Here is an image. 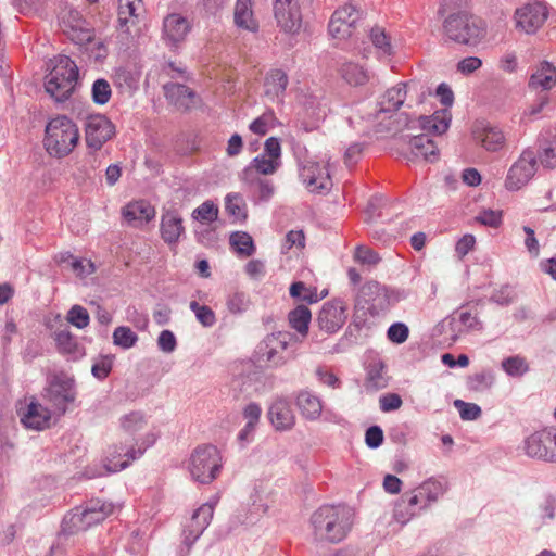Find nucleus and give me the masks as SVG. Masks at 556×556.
Returning a JSON list of instances; mask_svg holds the SVG:
<instances>
[{
    "label": "nucleus",
    "instance_id": "5fc2aeb1",
    "mask_svg": "<svg viewBox=\"0 0 556 556\" xmlns=\"http://www.w3.org/2000/svg\"><path fill=\"white\" fill-rule=\"evenodd\" d=\"M141 5V0H118V22L125 26L130 17H136V11Z\"/></svg>",
    "mask_w": 556,
    "mask_h": 556
},
{
    "label": "nucleus",
    "instance_id": "13d9d810",
    "mask_svg": "<svg viewBox=\"0 0 556 556\" xmlns=\"http://www.w3.org/2000/svg\"><path fill=\"white\" fill-rule=\"evenodd\" d=\"M226 211L236 218L245 217V207L243 198L239 193H231L225 200Z\"/></svg>",
    "mask_w": 556,
    "mask_h": 556
},
{
    "label": "nucleus",
    "instance_id": "f3484780",
    "mask_svg": "<svg viewBox=\"0 0 556 556\" xmlns=\"http://www.w3.org/2000/svg\"><path fill=\"white\" fill-rule=\"evenodd\" d=\"M274 16L277 25L288 34H296L302 27V12L299 0H275Z\"/></svg>",
    "mask_w": 556,
    "mask_h": 556
},
{
    "label": "nucleus",
    "instance_id": "5701e85b",
    "mask_svg": "<svg viewBox=\"0 0 556 556\" xmlns=\"http://www.w3.org/2000/svg\"><path fill=\"white\" fill-rule=\"evenodd\" d=\"M300 177L311 192L329 190L332 186L327 167L313 160L302 164Z\"/></svg>",
    "mask_w": 556,
    "mask_h": 556
},
{
    "label": "nucleus",
    "instance_id": "4468645a",
    "mask_svg": "<svg viewBox=\"0 0 556 556\" xmlns=\"http://www.w3.org/2000/svg\"><path fill=\"white\" fill-rule=\"evenodd\" d=\"M59 25L62 31L74 42L84 43L91 40V31L87 28L86 21L74 8L65 5L59 13Z\"/></svg>",
    "mask_w": 556,
    "mask_h": 556
},
{
    "label": "nucleus",
    "instance_id": "cd10ccee",
    "mask_svg": "<svg viewBox=\"0 0 556 556\" xmlns=\"http://www.w3.org/2000/svg\"><path fill=\"white\" fill-rule=\"evenodd\" d=\"M122 215L129 226L141 227L154 218L155 210L147 201L140 200L124 206Z\"/></svg>",
    "mask_w": 556,
    "mask_h": 556
},
{
    "label": "nucleus",
    "instance_id": "9d476101",
    "mask_svg": "<svg viewBox=\"0 0 556 556\" xmlns=\"http://www.w3.org/2000/svg\"><path fill=\"white\" fill-rule=\"evenodd\" d=\"M525 453L532 458L556 463V430L543 429L525 439Z\"/></svg>",
    "mask_w": 556,
    "mask_h": 556
},
{
    "label": "nucleus",
    "instance_id": "a211bd4d",
    "mask_svg": "<svg viewBox=\"0 0 556 556\" xmlns=\"http://www.w3.org/2000/svg\"><path fill=\"white\" fill-rule=\"evenodd\" d=\"M473 142L488 152H498L506 143L503 130L485 121H478L471 129Z\"/></svg>",
    "mask_w": 556,
    "mask_h": 556
},
{
    "label": "nucleus",
    "instance_id": "f8f14e48",
    "mask_svg": "<svg viewBox=\"0 0 556 556\" xmlns=\"http://www.w3.org/2000/svg\"><path fill=\"white\" fill-rule=\"evenodd\" d=\"M144 448H135L126 444L113 445L109 448L106 463L97 472L86 471L89 479L103 476L108 472H117L127 468L134 460L142 456Z\"/></svg>",
    "mask_w": 556,
    "mask_h": 556
},
{
    "label": "nucleus",
    "instance_id": "09e8293b",
    "mask_svg": "<svg viewBox=\"0 0 556 556\" xmlns=\"http://www.w3.org/2000/svg\"><path fill=\"white\" fill-rule=\"evenodd\" d=\"M189 307L203 327H212L216 323L215 313L210 306L201 305L197 301H191Z\"/></svg>",
    "mask_w": 556,
    "mask_h": 556
},
{
    "label": "nucleus",
    "instance_id": "6ab92c4d",
    "mask_svg": "<svg viewBox=\"0 0 556 556\" xmlns=\"http://www.w3.org/2000/svg\"><path fill=\"white\" fill-rule=\"evenodd\" d=\"M214 516V504L204 503L197 508L184 530V544L189 552L192 545L210 526Z\"/></svg>",
    "mask_w": 556,
    "mask_h": 556
},
{
    "label": "nucleus",
    "instance_id": "774afa93",
    "mask_svg": "<svg viewBox=\"0 0 556 556\" xmlns=\"http://www.w3.org/2000/svg\"><path fill=\"white\" fill-rule=\"evenodd\" d=\"M539 160L545 168H556V142H552L543 148L539 153Z\"/></svg>",
    "mask_w": 556,
    "mask_h": 556
},
{
    "label": "nucleus",
    "instance_id": "1a4fd4ad",
    "mask_svg": "<svg viewBox=\"0 0 556 556\" xmlns=\"http://www.w3.org/2000/svg\"><path fill=\"white\" fill-rule=\"evenodd\" d=\"M388 289L377 281H368L362 286L356 299V313L367 311L370 316H378L390 307Z\"/></svg>",
    "mask_w": 556,
    "mask_h": 556
},
{
    "label": "nucleus",
    "instance_id": "39448f33",
    "mask_svg": "<svg viewBox=\"0 0 556 556\" xmlns=\"http://www.w3.org/2000/svg\"><path fill=\"white\" fill-rule=\"evenodd\" d=\"M294 337L290 332L278 331L267 334L256 346L254 356L269 368H279L296 357L291 348Z\"/></svg>",
    "mask_w": 556,
    "mask_h": 556
},
{
    "label": "nucleus",
    "instance_id": "20e7f679",
    "mask_svg": "<svg viewBox=\"0 0 556 556\" xmlns=\"http://www.w3.org/2000/svg\"><path fill=\"white\" fill-rule=\"evenodd\" d=\"M78 81V67L70 56L59 55L53 67L46 76V91L56 101H66L75 90Z\"/></svg>",
    "mask_w": 556,
    "mask_h": 556
},
{
    "label": "nucleus",
    "instance_id": "4be33fe9",
    "mask_svg": "<svg viewBox=\"0 0 556 556\" xmlns=\"http://www.w3.org/2000/svg\"><path fill=\"white\" fill-rule=\"evenodd\" d=\"M346 304L341 299H334L324 303L318 317V326L327 333L337 332L345 323Z\"/></svg>",
    "mask_w": 556,
    "mask_h": 556
},
{
    "label": "nucleus",
    "instance_id": "6e6d98bb",
    "mask_svg": "<svg viewBox=\"0 0 556 556\" xmlns=\"http://www.w3.org/2000/svg\"><path fill=\"white\" fill-rule=\"evenodd\" d=\"M92 100L97 104H105L109 102L112 89L110 84L105 79H97L91 89Z\"/></svg>",
    "mask_w": 556,
    "mask_h": 556
},
{
    "label": "nucleus",
    "instance_id": "c756f323",
    "mask_svg": "<svg viewBox=\"0 0 556 556\" xmlns=\"http://www.w3.org/2000/svg\"><path fill=\"white\" fill-rule=\"evenodd\" d=\"M268 417L276 430L285 431L294 426L295 417L288 401L278 399L269 407Z\"/></svg>",
    "mask_w": 556,
    "mask_h": 556
},
{
    "label": "nucleus",
    "instance_id": "680f3d73",
    "mask_svg": "<svg viewBox=\"0 0 556 556\" xmlns=\"http://www.w3.org/2000/svg\"><path fill=\"white\" fill-rule=\"evenodd\" d=\"M408 336L409 329L403 323L392 324L387 331L388 339L396 344L404 343L407 340Z\"/></svg>",
    "mask_w": 556,
    "mask_h": 556
},
{
    "label": "nucleus",
    "instance_id": "a878e982",
    "mask_svg": "<svg viewBox=\"0 0 556 556\" xmlns=\"http://www.w3.org/2000/svg\"><path fill=\"white\" fill-rule=\"evenodd\" d=\"M191 29L189 21L178 14H168L163 21L164 39L172 46L184 41Z\"/></svg>",
    "mask_w": 556,
    "mask_h": 556
},
{
    "label": "nucleus",
    "instance_id": "052dcab7",
    "mask_svg": "<svg viewBox=\"0 0 556 556\" xmlns=\"http://www.w3.org/2000/svg\"><path fill=\"white\" fill-rule=\"evenodd\" d=\"M454 406L458 409L459 416L463 420H476L482 414L479 405L475 403H467L463 400H455Z\"/></svg>",
    "mask_w": 556,
    "mask_h": 556
},
{
    "label": "nucleus",
    "instance_id": "8fccbe9b",
    "mask_svg": "<svg viewBox=\"0 0 556 556\" xmlns=\"http://www.w3.org/2000/svg\"><path fill=\"white\" fill-rule=\"evenodd\" d=\"M493 383L494 377L490 372L475 374L467 379V388L475 392H483L489 390Z\"/></svg>",
    "mask_w": 556,
    "mask_h": 556
},
{
    "label": "nucleus",
    "instance_id": "c03bdc74",
    "mask_svg": "<svg viewBox=\"0 0 556 556\" xmlns=\"http://www.w3.org/2000/svg\"><path fill=\"white\" fill-rule=\"evenodd\" d=\"M277 118L273 111H266L255 118L249 126L250 130L256 135H266L276 125Z\"/></svg>",
    "mask_w": 556,
    "mask_h": 556
},
{
    "label": "nucleus",
    "instance_id": "a18cd8bd",
    "mask_svg": "<svg viewBox=\"0 0 556 556\" xmlns=\"http://www.w3.org/2000/svg\"><path fill=\"white\" fill-rule=\"evenodd\" d=\"M138 341V336L129 327L119 326L113 331V343L122 349H130Z\"/></svg>",
    "mask_w": 556,
    "mask_h": 556
},
{
    "label": "nucleus",
    "instance_id": "473e14b6",
    "mask_svg": "<svg viewBox=\"0 0 556 556\" xmlns=\"http://www.w3.org/2000/svg\"><path fill=\"white\" fill-rule=\"evenodd\" d=\"M295 403L301 415L308 420H317L323 412V403L319 396L308 390L299 392Z\"/></svg>",
    "mask_w": 556,
    "mask_h": 556
},
{
    "label": "nucleus",
    "instance_id": "338daca9",
    "mask_svg": "<svg viewBox=\"0 0 556 556\" xmlns=\"http://www.w3.org/2000/svg\"><path fill=\"white\" fill-rule=\"evenodd\" d=\"M112 366H113L112 357L103 356L100 359H98L97 362H94V364L91 367V372L97 379L103 380L111 372Z\"/></svg>",
    "mask_w": 556,
    "mask_h": 556
},
{
    "label": "nucleus",
    "instance_id": "f704fd0d",
    "mask_svg": "<svg viewBox=\"0 0 556 556\" xmlns=\"http://www.w3.org/2000/svg\"><path fill=\"white\" fill-rule=\"evenodd\" d=\"M235 24L249 31H256L258 23L254 18L252 10V0H237L235 5Z\"/></svg>",
    "mask_w": 556,
    "mask_h": 556
},
{
    "label": "nucleus",
    "instance_id": "4c0bfd02",
    "mask_svg": "<svg viewBox=\"0 0 556 556\" xmlns=\"http://www.w3.org/2000/svg\"><path fill=\"white\" fill-rule=\"evenodd\" d=\"M288 86V76L281 70L270 71L265 78V93L270 98H279Z\"/></svg>",
    "mask_w": 556,
    "mask_h": 556
},
{
    "label": "nucleus",
    "instance_id": "e433bc0d",
    "mask_svg": "<svg viewBox=\"0 0 556 556\" xmlns=\"http://www.w3.org/2000/svg\"><path fill=\"white\" fill-rule=\"evenodd\" d=\"M388 377L384 371V365L381 362H374L367 368V375L364 382L366 392L374 393L387 388Z\"/></svg>",
    "mask_w": 556,
    "mask_h": 556
},
{
    "label": "nucleus",
    "instance_id": "2eb2a0df",
    "mask_svg": "<svg viewBox=\"0 0 556 556\" xmlns=\"http://www.w3.org/2000/svg\"><path fill=\"white\" fill-rule=\"evenodd\" d=\"M548 14L546 4L527 3L515 12L516 28L528 35L535 34L546 22Z\"/></svg>",
    "mask_w": 556,
    "mask_h": 556
},
{
    "label": "nucleus",
    "instance_id": "de8ad7c7",
    "mask_svg": "<svg viewBox=\"0 0 556 556\" xmlns=\"http://www.w3.org/2000/svg\"><path fill=\"white\" fill-rule=\"evenodd\" d=\"M192 217L200 223H212L218 217V206L207 200L192 212Z\"/></svg>",
    "mask_w": 556,
    "mask_h": 556
},
{
    "label": "nucleus",
    "instance_id": "6e6552de",
    "mask_svg": "<svg viewBox=\"0 0 556 556\" xmlns=\"http://www.w3.org/2000/svg\"><path fill=\"white\" fill-rule=\"evenodd\" d=\"M443 28L451 40L460 45L476 46L485 35L483 21L467 13L451 14Z\"/></svg>",
    "mask_w": 556,
    "mask_h": 556
},
{
    "label": "nucleus",
    "instance_id": "f03ea898",
    "mask_svg": "<svg viewBox=\"0 0 556 556\" xmlns=\"http://www.w3.org/2000/svg\"><path fill=\"white\" fill-rule=\"evenodd\" d=\"M313 539L317 543L337 544L352 528V514L345 506L325 505L311 517Z\"/></svg>",
    "mask_w": 556,
    "mask_h": 556
},
{
    "label": "nucleus",
    "instance_id": "bf43d9fd",
    "mask_svg": "<svg viewBox=\"0 0 556 556\" xmlns=\"http://www.w3.org/2000/svg\"><path fill=\"white\" fill-rule=\"evenodd\" d=\"M370 39L372 45L380 51L381 54L390 55L392 53L391 42L382 28H372L370 31Z\"/></svg>",
    "mask_w": 556,
    "mask_h": 556
},
{
    "label": "nucleus",
    "instance_id": "0eeeda50",
    "mask_svg": "<svg viewBox=\"0 0 556 556\" xmlns=\"http://www.w3.org/2000/svg\"><path fill=\"white\" fill-rule=\"evenodd\" d=\"M222 467L220 452L212 444H204L194 448L188 462V469L192 479L203 484L214 481L218 477Z\"/></svg>",
    "mask_w": 556,
    "mask_h": 556
},
{
    "label": "nucleus",
    "instance_id": "58836bf2",
    "mask_svg": "<svg viewBox=\"0 0 556 556\" xmlns=\"http://www.w3.org/2000/svg\"><path fill=\"white\" fill-rule=\"evenodd\" d=\"M340 72L342 78L352 86H362L369 80L368 72L353 62L344 63Z\"/></svg>",
    "mask_w": 556,
    "mask_h": 556
},
{
    "label": "nucleus",
    "instance_id": "ddd939ff",
    "mask_svg": "<svg viewBox=\"0 0 556 556\" xmlns=\"http://www.w3.org/2000/svg\"><path fill=\"white\" fill-rule=\"evenodd\" d=\"M536 172V155L531 150H525L519 159L510 166L505 187L508 190H519L526 186Z\"/></svg>",
    "mask_w": 556,
    "mask_h": 556
},
{
    "label": "nucleus",
    "instance_id": "b1692460",
    "mask_svg": "<svg viewBox=\"0 0 556 556\" xmlns=\"http://www.w3.org/2000/svg\"><path fill=\"white\" fill-rule=\"evenodd\" d=\"M452 115L450 111L442 110L437 111L430 116H419L418 118H412L408 115L404 116V129L405 128H415V124H418L419 127L425 131L424 135H441L444 134L451 124Z\"/></svg>",
    "mask_w": 556,
    "mask_h": 556
},
{
    "label": "nucleus",
    "instance_id": "e2e57ef3",
    "mask_svg": "<svg viewBox=\"0 0 556 556\" xmlns=\"http://www.w3.org/2000/svg\"><path fill=\"white\" fill-rule=\"evenodd\" d=\"M417 515L416 509H412L405 502V497H400L395 504L394 518L397 522L405 525Z\"/></svg>",
    "mask_w": 556,
    "mask_h": 556
},
{
    "label": "nucleus",
    "instance_id": "423d86ee",
    "mask_svg": "<svg viewBox=\"0 0 556 556\" xmlns=\"http://www.w3.org/2000/svg\"><path fill=\"white\" fill-rule=\"evenodd\" d=\"M114 511V505L91 500L84 507H76L62 521V531L73 534L100 523Z\"/></svg>",
    "mask_w": 556,
    "mask_h": 556
},
{
    "label": "nucleus",
    "instance_id": "49530a36",
    "mask_svg": "<svg viewBox=\"0 0 556 556\" xmlns=\"http://www.w3.org/2000/svg\"><path fill=\"white\" fill-rule=\"evenodd\" d=\"M147 419L141 412H131L121 418V427L128 433H135L143 429Z\"/></svg>",
    "mask_w": 556,
    "mask_h": 556
},
{
    "label": "nucleus",
    "instance_id": "393cba45",
    "mask_svg": "<svg viewBox=\"0 0 556 556\" xmlns=\"http://www.w3.org/2000/svg\"><path fill=\"white\" fill-rule=\"evenodd\" d=\"M280 166L281 160H275L266 156V154H260L241 172L240 177L242 182L252 186L256 177H260L258 175H273Z\"/></svg>",
    "mask_w": 556,
    "mask_h": 556
},
{
    "label": "nucleus",
    "instance_id": "7ed1b4c3",
    "mask_svg": "<svg viewBox=\"0 0 556 556\" xmlns=\"http://www.w3.org/2000/svg\"><path fill=\"white\" fill-rule=\"evenodd\" d=\"M79 138V129L73 119L58 115L46 125L43 147L50 156L63 159L73 152Z\"/></svg>",
    "mask_w": 556,
    "mask_h": 556
},
{
    "label": "nucleus",
    "instance_id": "dca6fc26",
    "mask_svg": "<svg viewBox=\"0 0 556 556\" xmlns=\"http://www.w3.org/2000/svg\"><path fill=\"white\" fill-rule=\"evenodd\" d=\"M114 130V125L104 115L88 116L85 123L87 147L93 151L100 150L113 137Z\"/></svg>",
    "mask_w": 556,
    "mask_h": 556
},
{
    "label": "nucleus",
    "instance_id": "f257e3e1",
    "mask_svg": "<svg viewBox=\"0 0 556 556\" xmlns=\"http://www.w3.org/2000/svg\"><path fill=\"white\" fill-rule=\"evenodd\" d=\"M417 87L416 80H409L401 81L386 90L377 103L378 109L368 116L376 132H397L404 129L406 114H399L394 118V113L400 110L412 92L417 91Z\"/></svg>",
    "mask_w": 556,
    "mask_h": 556
},
{
    "label": "nucleus",
    "instance_id": "ea45409f",
    "mask_svg": "<svg viewBox=\"0 0 556 556\" xmlns=\"http://www.w3.org/2000/svg\"><path fill=\"white\" fill-rule=\"evenodd\" d=\"M311 311L305 305H299L289 313V323L301 336H306L311 321Z\"/></svg>",
    "mask_w": 556,
    "mask_h": 556
},
{
    "label": "nucleus",
    "instance_id": "2f4dec72",
    "mask_svg": "<svg viewBox=\"0 0 556 556\" xmlns=\"http://www.w3.org/2000/svg\"><path fill=\"white\" fill-rule=\"evenodd\" d=\"M528 85L534 91L551 90L556 85V67L549 62H542L531 74Z\"/></svg>",
    "mask_w": 556,
    "mask_h": 556
},
{
    "label": "nucleus",
    "instance_id": "72a5a7b5",
    "mask_svg": "<svg viewBox=\"0 0 556 556\" xmlns=\"http://www.w3.org/2000/svg\"><path fill=\"white\" fill-rule=\"evenodd\" d=\"M448 485L444 479L429 478L419 484L416 490L420 494L424 505L422 508H428L432 503H435L447 491Z\"/></svg>",
    "mask_w": 556,
    "mask_h": 556
},
{
    "label": "nucleus",
    "instance_id": "7c9ffc66",
    "mask_svg": "<svg viewBox=\"0 0 556 556\" xmlns=\"http://www.w3.org/2000/svg\"><path fill=\"white\" fill-rule=\"evenodd\" d=\"M51 420V412L41 404L31 401L25 412L21 415V422L25 428L34 430H42L49 427Z\"/></svg>",
    "mask_w": 556,
    "mask_h": 556
},
{
    "label": "nucleus",
    "instance_id": "69168bd1",
    "mask_svg": "<svg viewBox=\"0 0 556 556\" xmlns=\"http://www.w3.org/2000/svg\"><path fill=\"white\" fill-rule=\"evenodd\" d=\"M251 188V186H249ZM252 187H256V194L260 201L267 202L273 197L275 192V187L273 182L268 179H263L261 177H256V180L252 185Z\"/></svg>",
    "mask_w": 556,
    "mask_h": 556
},
{
    "label": "nucleus",
    "instance_id": "0e129e2a",
    "mask_svg": "<svg viewBox=\"0 0 556 556\" xmlns=\"http://www.w3.org/2000/svg\"><path fill=\"white\" fill-rule=\"evenodd\" d=\"M476 220L481 225L497 228L502 224V212L483 210L476 216Z\"/></svg>",
    "mask_w": 556,
    "mask_h": 556
},
{
    "label": "nucleus",
    "instance_id": "a19ab883",
    "mask_svg": "<svg viewBox=\"0 0 556 556\" xmlns=\"http://www.w3.org/2000/svg\"><path fill=\"white\" fill-rule=\"evenodd\" d=\"M327 294L324 291L321 295H318L317 290L314 288H307L304 282H293L290 287V295L307 303H316Z\"/></svg>",
    "mask_w": 556,
    "mask_h": 556
},
{
    "label": "nucleus",
    "instance_id": "bb28decb",
    "mask_svg": "<svg viewBox=\"0 0 556 556\" xmlns=\"http://www.w3.org/2000/svg\"><path fill=\"white\" fill-rule=\"evenodd\" d=\"M166 99L180 111H189L195 105L197 94L182 84L168 83L163 86Z\"/></svg>",
    "mask_w": 556,
    "mask_h": 556
},
{
    "label": "nucleus",
    "instance_id": "4d7b16f0",
    "mask_svg": "<svg viewBox=\"0 0 556 556\" xmlns=\"http://www.w3.org/2000/svg\"><path fill=\"white\" fill-rule=\"evenodd\" d=\"M226 304L230 313L241 314L249 308L250 299L244 292L237 291L228 296Z\"/></svg>",
    "mask_w": 556,
    "mask_h": 556
},
{
    "label": "nucleus",
    "instance_id": "37998d69",
    "mask_svg": "<svg viewBox=\"0 0 556 556\" xmlns=\"http://www.w3.org/2000/svg\"><path fill=\"white\" fill-rule=\"evenodd\" d=\"M502 368L511 377H521L529 370L526 359L519 355L509 356L502 361Z\"/></svg>",
    "mask_w": 556,
    "mask_h": 556
},
{
    "label": "nucleus",
    "instance_id": "aec40b11",
    "mask_svg": "<svg viewBox=\"0 0 556 556\" xmlns=\"http://www.w3.org/2000/svg\"><path fill=\"white\" fill-rule=\"evenodd\" d=\"M74 381L65 377H54L46 390V396L59 415L75 400Z\"/></svg>",
    "mask_w": 556,
    "mask_h": 556
},
{
    "label": "nucleus",
    "instance_id": "79ce46f5",
    "mask_svg": "<svg viewBox=\"0 0 556 556\" xmlns=\"http://www.w3.org/2000/svg\"><path fill=\"white\" fill-rule=\"evenodd\" d=\"M230 244L238 254L248 257L255 252L252 237L247 232H235L230 236Z\"/></svg>",
    "mask_w": 556,
    "mask_h": 556
},
{
    "label": "nucleus",
    "instance_id": "c85d7f7f",
    "mask_svg": "<svg viewBox=\"0 0 556 556\" xmlns=\"http://www.w3.org/2000/svg\"><path fill=\"white\" fill-rule=\"evenodd\" d=\"M160 231L162 239L168 244H176L185 233L182 218L175 210H168L162 214Z\"/></svg>",
    "mask_w": 556,
    "mask_h": 556
},
{
    "label": "nucleus",
    "instance_id": "603ef678",
    "mask_svg": "<svg viewBox=\"0 0 556 556\" xmlns=\"http://www.w3.org/2000/svg\"><path fill=\"white\" fill-rule=\"evenodd\" d=\"M55 342L61 352L75 354L78 350V343L75 337L68 330H59L55 332Z\"/></svg>",
    "mask_w": 556,
    "mask_h": 556
},
{
    "label": "nucleus",
    "instance_id": "412c9836",
    "mask_svg": "<svg viewBox=\"0 0 556 556\" xmlns=\"http://www.w3.org/2000/svg\"><path fill=\"white\" fill-rule=\"evenodd\" d=\"M361 18V12L352 4L337 9L329 22V33L333 38L343 39L352 35V29Z\"/></svg>",
    "mask_w": 556,
    "mask_h": 556
},
{
    "label": "nucleus",
    "instance_id": "c9c22d12",
    "mask_svg": "<svg viewBox=\"0 0 556 556\" xmlns=\"http://www.w3.org/2000/svg\"><path fill=\"white\" fill-rule=\"evenodd\" d=\"M412 153L416 157H424L428 162H434L438 159V147L427 135L414 136L409 141Z\"/></svg>",
    "mask_w": 556,
    "mask_h": 556
},
{
    "label": "nucleus",
    "instance_id": "9b49d317",
    "mask_svg": "<svg viewBox=\"0 0 556 556\" xmlns=\"http://www.w3.org/2000/svg\"><path fill=\"white\" fill-rule=\"evenodd\" d=\"M144 448H135L126 444L113 445L109 448L106 463L97 472L86 471L89 479L103 476L108 472H117L127 468L134 460L142 456Z\"/></svg>",
    "mask_w": 556,
    "mask_h": 556
},
{
    "label": "nucleus",
    "instance_id": "864d4df0",
    "mask_svg": "<svg viewBox=\"0 0 556 556\" xmlns=\"http://www.w3.org/2000/svg\"><path fill=\"white\" fill-rule=\"evenodd\" d=\"M517 299V293L515 289L508 285L502 286L498 289H495L490 296V301L501 305L507 306L514 303Z\"/></svg>",
    "mask_w": 556,
    "mask_h": 556
},
{
    "label": "nucleus",
    "instance_id": "3c124183",
    "mask_svg": "<svg viewBox=\"0 0 556 556\" xmlns=\"http://www.w3.org/2000/svg\"><path fill=\"white\" fill-rule=\"evenodd\" d=\"M67 321L78 329H84L89 325L90 317L88 311L81 305H73L67 312Z\"/></svg>",
    "mask_w": 556,
    "mask_h": 556
}]
</instances>
